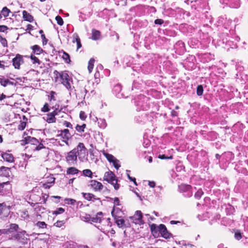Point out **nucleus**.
Wrapping results in <instances>:
<instances>
[{
  "label": "nucleus",
  "mask_w": 248,
  "mask_h": 248,
  "mask_svg": "<svg viewBox=\"0 0 248 248\" xmlns=\"http://www.w3.org/2000/svg\"><path fill=\"white\" fill-rule=\"evenodd\" d=\"M115 210L114 209L112 210L111 212V215L113 217H114L115 219V222L117 223L118 226L120 228H122L124 226V219H117L116 218V216L115 215Z\"/></svg>",
  "instance_id": "5701e85b"
},
{
  "label": "nucleus",
  "mask_w": 248,
  "mask_h": 248,
  "mask_svg": "<svg viewBox=\"0 0 248 248\" xmlns=\"http://www.w3.org/2000/svg\"><path fill=\"white\" fill-rule=\"evenodd\" d=\"M33 54L39 55L44 52L42 48L38 45H35L31 46Z\"/></svg>",
  "instance_id": "cd10ccee"
},
{
  "label": "nucleus",
  "mask_w": 248,
  "mask_h": 248,
  "mask_svg": "<svg viewBox=\"0 0 248 248\" xmlns=\"http://www.w3.org/2000/svg\"><path fill=\"white\" fill-rule=\"evenodd\" d=\"M148 116L146 112H143L141 115L135 117V121L139 124L144 123L148 121Z\"/></svg>",
  "instance_id": "6ab92c4d"
},
{
  "label": "nucleus",
  "mask_w": 248,
  "mask_h": 248,
  "mask_svg": "<svg viewBox=\"0 0 248 248\" xmlns=\"http://www.w3.org/2000/svg\"><path fill=\"white\" fill-rule=\"evenodd\" d=\"M36 226L40 228H45L46 227V224L45 222L43 221H38L36 223Z\"/></svg>",
  "instance_id": "680f3d73"
},
{
  "label": "nucleus",
  "mask_w": 248,
  "mask_h": 248,
  "mask_svg": "<svg viewBox=\"0 0 248 248\" xmlns=\"http://www.w3.org/2000/svg\"><path fill=\"white\" fill-rule=\"evenodd\" d=\"M203 192L202 189H198L194 194V197L196 199L199 200L203 195Z\"/></svg>",
  "instance_id": "4c0bfd02"
},
{
  "label": "nucleus",
  "mask_w": 248,
  "mask_h": 248,
  "mask_svg": "<svg viewBox=\"0 0 248 248\" xmlns=\"http://www.w3.org/2000/svg\"><path fill=\"white\" fill-rule=\"evenodd\" d=\"M105 155L108 160L110 163H111L115 159H116V158L113 155L108 153L105 154Z\"/></svg>",
  "instance_id": "09e8293b"
},
{
  "label": "nucleus",
  "mask_w": 248,
  "mask_h": 248,
  "mask_svg": "<svg viewBox=\"0 0 248 248\" xmlns=\"http://www.w3.org/2000/svg\"><path fill=\"white\" fill-rule=\"evenodd\" d=\"M11 173V168L6 167L4 166H1L0 168V176L6 177L10 176Z\"/></svg>",
  "instance_id": "aec40b11"
},
{
  "label": "nucleus",
  "mask_w": 248,
  "mask_h": 248,
  "mask_svg": "<svg viewBox=\"0 0 248 248\" xmlns=\"http://www.w3.org/2000/svg\"><path fill=\"white\" fill-rule=\"evenodd\" d=\"M207 0H195L191 1V8L194 10H199L204 8Z\"/></svg>",
  "instance_id": "1a4fd4ad"
},
{
  "label": "nucleus",
  "mask_w": 248,
  "mask_h": 248,
  "mask_svg": "<svg viewBox=\"0 0 248 248\" xmlns=\"http://www.w3.org/2000/svg\"><path fill=\"white\" fill-rule=\"evenodd\" d=\"M11 189V186L9 182L0 183V194H4L6 192L10 191Z\"/></svg>",
  "instance_id": "4468645a"
},
{
  "label": "nucleus",
  "mask_w": 248,
  "mask_h": 248,
  "mask_svg": "<svg viewBox=\"0 0 248 248\" xmlns=\"http://www.w3.org/2000/svg\"><path fill=\"white\" fill-rule=\"evenodd\" d=\"M30 200L32 202H35L39 204V203H41V197L39 195H38L36 194H31L30 197Z\"/></svg>",
  "instance_id": "7c9ffc66"
},
{
  "label": "nucleus",
  "mask_w": 248,
  "mask_h": 248,
  "mask_svg": "<svg viewBox=\"0 0 248 248\" xmlns=\"http://www.w3.org/2000/svg\"><path fill=\"white\" fill-rule=\"evenodd\" d=\"M223 2L233 8H237L240 5V0H223Z\"/></svg>",
  "instance_id": "a211bd4d"
},
{
  "label": "nucleus",
  "mask_w": 248,
  "mask_h": 248,
  "mask_svg": "<svg viewBox=\"0 0 248 248\" xmlns=\"http://www.w3.org/2000/svg\"><path fill=\"white\" fill-rule=\"evenodd\" d=\"M154 23L156 25H161L164 23V20L162 19H156L155 20Z\"/></svg>",
  "instance_id": "774afa93"
},
{
  "label": "nucleus",
  "mask_w": 248,
  "mask_h": 248,
  "mask_svg": "<svg viewBox=\"0 0 248 248\" xmlns=\"http://www.w3.org/2000/svg\"><path fill=\"white\" fill-rule=\"evenodd\" d=\"M94 60L93 58H91L88 62V69L89 72L91 73L93 69V65H94Z\"/></svg>",
  "instance_id": "58836bf2"
},
{
  "label": "nucleus",
  "mask_w": 248,
  "mask_h": 248,
  "mask_svg": "<svg viewBox=\"0 0 248 248\" xmlns=\"http://www.w3.org/2000/svg\"><path fill=\"white\" fill-rule=\"evenodd\" d=\"M218 137V134L214 131H210L207 133L204 136L205 139L208 140L213 141L216 140Z\"/></svg>",
  "instance_id": "4be33fe9"
},
{
  "label": "nucleus",
  "mask_w": 248,
  "mask_h": 248,
  "mask_svg": "<svg viewBox=\"0 0 248 248\" xmlns=\"http://www.w3.org/2000/svg\"><path fill=\"white\" fill-rule=\"evenodd\" d=\"M1 157L8 162H12L14 161V157L11 154L3 153L1 154Z\"/></svg>",
  "instance_id": "bb28decb"
},
{
  "label": "nucleus",
  "mask_w": 248,
  "mask_h": 248,
  "mask_svg": "<svg viewBox=\"0 0 248 248\" xmlns=\"http://www.w3.org/2000/svg\"><path fill=\"white\" fill-rule=\"evenodd\" d=\"M65 222L64 220H57L56 222L54 224V226L58 228L62 227Z\"/></svg>",
  "instance_id": "603ef678"
},
{
  "label": "nucleus",
  "mask_w": 248,
  "mask_h": 248,
  "mask_svg": "<svg viewBox=\"0 0 248 248\" xmlns=\"http://www.w3.org/2000/svg\"><path fill=\"white\" fill-rule=\"evenodd\" d=\"M88 152L84 144L79 142L78 146L67 153L66 156L67 162L70 165L76 164L77 157L83 162L87 159Z\"/></svg>",
  "instance_id": "f257e3e1"
},
{
  "label": "nucleus",
  "mask_w": 248,
  "mask_h": 248,
  "mask_svg": "<svg viewBox=\"0 0 248 248\" xmlns=\"http://www.w3.org/2000/svg\"><path fill=\"white\" fill-rule=\"evenodd\" d=\"M86 127V124H83L82 125L77 124L76 127V129L79 132H82L84 131V128Z\"/></svg>",
  "instance_id": "de8ad7c7"
},
{
  "label": "nucleus",
  "mask_w": 248,
  "mask_h": 248,
  "mask_svg": "<svg viewBox=\"0 0 248 248\" xmlns=\"http://www.w3.org/2000/svg\"><path fill=\"white\" fill-rule=\"evenodd\" d=\"M159 228V225L157 226L155 224H153L151 226L152 234L155 237H158L160 235V230Z\"/></svg>",
  "instance_id": "412c9836"
},
{
  "label": "nucleus",
  "mask_w": 248,
  "mask_h": 248,
  "mask_svg": "<svg viewBox=\"0 0 248 248\" xmlns=\"http://www.w3.org/2000/svg\"><path fill=\"white\" fill-rule=\"evenodd\" d=\"M178 191L185 198H190L193 195V188L189 185L182 184L179 185Z\"/></svg>",
  "instance_id": "423d86ee"
},
{
  "label": "nucleus",
  "mask_w": 248,
  "mask_h": 248,
  "mask_svg": "<svg viewBox=\"0 0 248 248\" xmlns=\"http://www.w3.org/2000/svg\"><path fill=\"white\" fill-rule=\"evenodd\" d=\"M134 103L137 111L148 110L150 108L149 98L143 94L139 95L134 99Z\"/></svg>",
  "instance_id": "7ed1b4c3"
},
{
  "label": "nucleus",
  "mask_w": 248,
  "mask_h": 248,
  "mask_svg": "<svg viewBox=\"0 0 248 248\" xmlns=\"http://www.w3.org/2000/svg\"><path fill=\"white\" fill-rule=\"evenodd\" d=\"M53 181L52 182H49L47 183H46L43 184V187L45 189H48L50 187H51L54 184L55 178H53Z\"/></svg>",
  "instance_id": "37998d69"
},
{
  "label": "nucleus",
  "mask_w": 248,
  "mask_h": 248,
  "mask_svg": "<svg viewBox=\"0 0 248 248\" xmlns=\"http://www.w3.org/2000/svg\"><path fill=\"white\" fill-rule=\"evenodd\" d=\"M45 141L43 140L40 142L37 139L31 137V136H27L24 138V140L21 141V144L22 145H25L27 144L31 143V145H33L35 146L32 148L34 151H39L43 149H48V148H46L43 144Z\"/></svg>",
  "instance_id": "f03ea898"
},
{
  "label": "nucleus",
  "mask_w": 248,
  "mask_h": 248,
  "mask_svg": "<svg viewBox=\"0 0 248 248\" xmlns=\"http://www.w3.org/2000/svg\"><path fill=\"white\" fill-rule=\"evenodd\" d=\"M9 239L16 241L20 244H27L29 239L27 237L25 231L16 232L15 234H12Z\"/></svg>",
  "instance_id": "20e7f679"
},
{
  "label": "nucleus",
  "mask_w": 248,
  "mask_h": 248,
  "mask_svg": "<svg viewBox=\"0 0 248 248\" xmlns=\"http://www.w3.org/2000/svg\"><path fill=\"white\" fill-rule=\"evenodd\" d=\"M92 39L93 40H98L101 39V32L99 31L94 29L92 30Z\"/></svg>",
  "instance_id": "393cba45"
},
{
  "label": "nucleus",
  "mask_w": 248,
  "mask_h": 248,
  "mask_svg": "<svg viewBox=\"0 0 248 248\" xmlns=\"http://www.w3.org/2000/svg\"><path fill=\"white\" fill-rule=\"evenodd\" d=\"M10 12V10L8 8L6 7H4L2 8L0 14L1 16L2 15L4 17H7L9 16V14Z\"/></svg>",
  "instance_id": "ea45409f"
},
{
  "label": "nucleus",
  "mask_w": 248,
  "mask_h": 248,
  "mask_svg": "<svg viewBox=\"0 0 248 248\" xmlns=\"http://www.w3.org/2000/svg\"><path fill=\"white\" fill-rule=\"evenodd\" d=\"M111 163H113L114 167L116 170H118L121 167V165L119 164V161L116 158Z\"/></svg>",
  "instance_id": "5fc2aeb1"
},
{
  "label": "nucleus",
  "mask_w": 248,
  "mask_h": 248,
  "mask_svg": "<svg viewBox=\"0 0 248 248\" xmlns=\"http://www.w3.org/2000/svg\"><path fill=\"white\" fill-rule=\"evenodd\" d=\"M130 170H126V174H127V176L129 179V180H130V181H133L134 182V184L136 185V186H137L138 184L136 182V178H134V177H132L130 176V174H129V173H130Z\"/></svg>",
  "instance_id": "864d4df0"
},
{
  "label": "nucleus",
  "mask_w": 248,
  "mask_h": 248,
  "mask_svg": "<svg viewBox=\"0 0 248 248\" xmlns=\"http://www.w3.org/2000/svg\"><path fill=\"white\" fill-rule=\"evenodd\" d=\"M89 186L95 191H100L103 188V185L100 182L94 180L90 181Z\"/></svg>",
  "instance_id": "2eb2a0df"
},
{
  "label": "nucleus",
  "mask_w": 248,
  "mask_h": 248,
  "mask_svg": "<svg viewBox=\"0 0 248 248\" xmlns=\"http://www.w3.org/2000/svg\"><path fill=\"white\" fill-rule=\"evenodd\" d=\"M104 180L113 185L115 190L119 189V185L117 183L118 180L116 179L115 175L112 171H109L105 172Z\"/></svg>",
  "instance_id": "39448f33"
},
{
  "label": "nucleus",
  "mask_w": 248,
  "mask_h": 248,
  "mask_svg": "<svg viewBox=\"0 0 248 248\" xmlns=\"http://www.w3.org/2000/svg\"><path fill=\"white\" fill-rule=\"evenodd\" d=\"M56 115V114H54L53 112H51L47 114L46 118L45 119L44 118V119L48 123H55L56 121V118H55Z\"/></svg>",
  "instance_id": "a878e982"
},
{
  "label": "nucleus",
  "mask_w": 248,
  "mask_h": 248,
  "mask_svg": "<svg viewBox=\"0 0 248 248\" xmlns=\"http://www.w3.org/2000/svg\"><path fill=\"white\" fill-rule=\"evenodd\" d=\"M234 238L237 240H239L242 238V233L238 230H237L234 233Z\"/></svg>",
  "instance_id": "3c124183"
},
{
  "label": "nucleus",
  "mask_w": 248,
  "mask_h": 248,
  "mask_svg": "<svg viewBox=\"0 0 248 248\" xmlns=\"http://www.w3.org/2000/svg\"><path fill=\"white\" fill-rule=\"evenodd\" d=\"M49 110V106L47 103H46L42 108L41 111L43 112H48Z\"/></svg>",
  "instance_id": "69168bd1"
},
{
  "label": "nucleus",
  "mask_w": 248,
  "mask_h": 248,
  "mask_svg": "<svg viewBox=\"0 0 248 248\" xmlns=\"http://www.w3.org/2000/svg\"><path fill=\"white\" fill-rule=\"evenodd\" d=\"M83 174L84 176L92 178L93 173L89 169H86L83 170Z\"/></svg>",
  "instance_id": "a18cd8bd"
},
{
  "label": "nucleus",
  "mask_w": 248,
  "mask_h": 248,
  "mask_svg": "<svg viewBox=\"0 0 248 248\" xmlns=\"http://www.w3.org/2000/svg\"><path fill=\"white\" fill-rule=\"evenodd\" d=\"M26 126V122H21L20 124L18 126V129L19 130L22 131L25 129Z\"/></svg>",
  "instance_id": "052dcab7"
},
{
  "label": "nucleus",
  "mask_w": 248,
  "mask_h": 248,
  "mask_svg": "<svg viewBox=\"0 0 248 248\" xmlns=\"http://www.w3.org/2000/svg\"><path fill=\"white\" fill-rule=\"evenodd\" d=\"M95 119L98 120V125L100 128L104 129L106 127L107 124L104 119L100 118L98 119L97 117H95Z\"/></svg>",
  "instance_id": "2f4dec72"
},
{
  "label": "nucleus",
  "mask_w": 248,
  "mask_h": 248,
  "mask_svg": "<svg viewBox=\"0 0 248 248\" xmlns=\"http://www.w3.org/2000/svg\"><path fill=\"white\" fill-rule=\"evenodd\" d=\"M62 58L64 60L65 62L66 63H69L71 62L69 55L64 51L63 52Z\"/></svg>",
  "instance_id": "a19ab883"
},
{
  "label": "nucleus",
  "mask_w": 248,
  "mask_h": 248,
  "mask_svg": "<svg viewBox=\"0 0 248 248\" xmlns=\"http://www.w3.org/2000/svg\"><path fill=\"white\" fill-rule=\"evenodd\" d=\"M75 41L76 42L77 44V49H78L81 47L82 45L80 42V39L78 35H77V37L76 38L75 41L73 40V42L74 43Z\"/></svg>",
  "instance_id": "13d9d810"
},
{
  "label": "nucleus",
  "mask_w": 248,
  "mask_h": 248,
  "mask_svg": "<svg viewBox=\"0 0 248 248\" xmlns=\"http://www.w3.org/2000/svg\"><path fill=\"white\" fill-rule=\"evenodd\" d=\"M122 87L121 84H117L113 88L112 92L115 95L119 98L125 97L123 93H121Z\"/></svg>",
  "instance_id": "f8f14e48"
},
{
  "label": "nucleus",
  "mask_w": 248,
  "mask_h": 248,
  "mask_svg": "<svg viewBox=\"0 0 248 248\" xmlns=\"http://www.w3.org/2000/svg\"><path fill=\"white\" fill-rule=\"evenodd\" d=\"M60 105L58 104H56L54 107H53V108L54 109V111L52 112L54 114H56V115H58L59 112L61 111H59L60 109Z\"/></svg>",
  "instance_id": "6e6d98bb"
},
{
  "label": "nucleus",
  "mask_w": 248,
  "mask_h": 248,
  "mask_svg": "<svg viewBox=\"0 0 248 248\" xmlns=\"http://www.w3.org/2000/svg\"><path fill=\"white\" fill-rule=\"evenodd\" d=\"M58 134L57 137H61L62 138V141L64 142L67 145H68V141L69 139L71 137V135H67L62 131H58Z\"/></svg>",
  "instance_id": "b1692460"
},
{
  "label": "nucleus",
  "mask_w": 248,
  "mask_h": 248,
  "mask_svg": "<svg viewBox=\"0 0 248 248\" xmlns=\"http://www.w3.org/2000/svg\"><path fill=\"white\" fill-rule=\"evenodd\" d=\"M162 189L163 188L161 186H158L156 187V189L155 190L156 196L159 197V195L161 194V191L162 190Z\"/></svg>",
  "instance_id": "e2e57ef3"
},
{
  "label": "nucleus",
  "mask_w": 248,
  "mask_h": 248,
  "mask_svg": "<svg viewBox=\"0 0 248 248\" xmlns=\"http://www.w3.org/2000/svg\"><path fill=\"white\" fill-rule=\"evenodd\" d=\"M0 42L4 47L7 46V41L5 38H3L1 35H0Z\"/></svg>",
  "instance_id": "4d7b16f0"
},
{
  "label": "nucleus",
  "mask_w": 248,
  "mask_h": 248,
  "mask_svg": "<svg viewBox=\"0 0 248 248\" xmlns=\"http://www.w3.org/2000/svg\"><path fill=\"white\" fill-rule=\"evenodd\" d=\"M223 157L227 162H230L234 158V155L232 152H228L224 153L223 155Z\"/></svg>",
  "instance_id": "c756f323"
},
{
  "label": "nucleus",
  "mask_w": 248,
  "mask_h": 248,
  "mask_svg": "<svg viewBox=\"0 0 248 248\" xmlns=\"http://www.w3.org/2000/svg\"><path fill=\"white\" fill-rule=\"evenodd\" d=\"M203 88L202 85H199L197 87L196 93L198 96H202L203 94Z\"/></svg>",
  "instance_id": "79ce46f5"
},
{
  "label": "nucleus",
  "mask_w": 248,
  "mask_h": 248,
  "mask_svg": "<svg viewBox=\"0 0 248 248\" xmlns=\"http://www.w3.org/2000/svg\"><path fill=\"white\" fill-rule=\"evenodd\" d=\"M65 202L68 204L74 205L76 202V201L73 199L66 198L64 200Z\"/></svg>",
  "instance_id": "8fccbe9b"
},
{
  "label": "nucleus",
  "mask_w": 248,
  "mask_h": 248,
  "mask_svg": "<svg viewBox=\"0 0 248 248\" xmlns=\"http://www.w3.org/2000/svg\"><path fill=\"white\" fill-rule=\"evenodd\" d=\"M6 208V205L5 202L0 203V215L2 213L3 211L5 210Z\"/></svg>",
  "instance_id": "0e129e2a"
},
{
  "label": "nucleus",
  "mask_w": 248,
  "mask_h": 248,
  "mask_svg": "<svg viewBox=\"0 0 248 248\" xmlns=\"http://www.w3.org/2000/svg\"><path fill=\"white\" fill-rule=\"evenodd\" d=\"M31 59L32 60V63L33 64L37 63L38 64H40L41 63V62L40 61V60L36 57H35L34 56V55L33 54H31Z\"/></svg>",
  "instance_id": "49530a36"
},
{
  "label": "nucleus",
  "mask_w": 248,
  "mask_h": 248,
  "mask_svg": "<svg viewBox=\"0 0 248 248\" xmlns=\"http://www.w3.org/2000/svg\"><path fill=\"white\" fill-rule=\"evenodd\" d=\"M79 171L75 167H70L67 169L66 173L67 174L74 175L78 173Z\"/></svg>",
  "instance_id": "473e14b6"
},
{
  "label": "nucleus",
  "mask_w": 248,
  "mask_h": 248,
  "mask_svg": "<svg viewBox=\"0 0 248 248\" xmlns=\"http://www.w3.org/2000/svg\"><path fill=\"white\" fill-rule=\"evenodd\" d=\"M64 212V209L62 207H59L57 208L55 210L53 211L52 213L53 215L57 216L58 215L63 214Z\"/></svg>",
  "instance_id": "e433bc0d"
},
{
  "label": "nucleus",
  "mask_w": 248,
  "mask_h": 248,
  "mask_svg": "<svg viewBox=\"0 0 248 248\" xmlns=\"http://www.w3.org/2000/svg\"><path fill=\"white\" fill-rule=\"evenodd\" d=\"M161 236L165 239L170 238L172 236V234L168 232L166 226L164 224H160L159 228Z\"/></svg>",
  "instance_id": "9b49d317"
},
{
  "label": "nucleus",
  "mask_w": 248,
  "mask_h": 248,
  "mask_svg": "<svg viewBox=\"0 0 248 248\" xmlns=\"http://www.w3.org/2000/svg\"><path fill=\"white\" fill-rule=\"evenodd\" d=\"M54 74L57 76L58 74H59L60 77L62 80V83L68 90L71 89V82L72 81L71 80V78L68 74L66 73L62 72V73H59L57 70H55L54 72Z\"/></svg>",
  "instance_id": "0eeeda50"
},
{
  "label": "nucleus",
  "mask_w": 248,
  "mask_h": 248,
  "mask_svg": "<svg viewBox=\"0 0 248 248\" xmlns=\"http://www.w3.org/2000/svg\"><path fill=\"white\" fill-rule=\"evenodd\" d=\"M56 20L57 21V24L60 26H62L63 24V21L62 18L59 16H56L55 18Z\"/></svg>",
  "instance_id": "bf43d9fd"
},
{
  "label": "nucleus",
  "mask_w": 248,
  "mask_h": 248,
  "mask_svg": "<svg viewBox=\"0 0 248 248\" xmlns=\"http://www.w3.org/2000/svg\"><path fill=\"white\" fill-rule=\"evenodd\" d=\"M103 213L101 212L97 213L95 217H92V221L93 222H100Z\"/></svg>",
  "instance_id": "72a5a7b5"
},
{
  "label": "nucleus",
  "mask_w": 248,
  "mask_h": 248,
  "mask_svg": "<svg viewBox=\"0 0 248 248\" xmlns=\"http://www.w3.org/2000/svg\"><path fill=\"white\" fill-rule=\"evenodd\" d=\"M46 210V208L43 207L41 205H39V204L34 207V211L37 213H43Z\"/></svg>",
  "instance_id": "c9c22d12"
},
{
  "label": "nucleus",
  "mask_w": 248,
  "mask_h": 248,
  "mask_svg": "<svg viewBox=\"0 0 248 248\" xmlns=\"http://www.w3.org/2000/svg\"><path fill=\"white\" fill-rule=\"evenodd\" d=\"M62 248H76V244L73 242H66L62 245Z\"/></svg>",
  "instance_id": "f704fd0d"
},
{
  "label": "nucleus",
  "mask_w": 248,
  "mask_h": 248,
  "mask_svg": "<svg viewBox=\"0 0 248 248\" xmlns=\"http://www.w3.org/2000/svg\"><path fill=\"white\" fill-rule=\"evenodd\" d=\"M18 229L19 227L17 224L12 223L10 224L8 228L1 229V230L2 234H9L10 237L12 234H15Z\"/></svg>",
  "instance_id": "6e6552de"
},
{
  "label": "nucleus",
  "mask_w": 248,
  "mask_h": 248,
  "mask_svg": "<svg viewBox=\"0 0 248 248\" xmlns=\"http://www.w3.org/2000/svg\"><path fill=\"white\" fill-rule=\"evenodd\" d=\"M130 218L135 224H143L144 223V221L142 220V213L140 210L136 211L135 215Z\"/></svg>",
  "instance_id": "9d476101"
},
{
  "label": "nucleus",
  "mask_w": 248,
  "mask_h": 248,
  "mask_svg": "<svg viewBox=\"0 0 248 248\" xmlns=\"http://www.w3.org/2000/svg\"><path fill=\"white\" fill-rule=\"evenodd\" d=\"M8 29V27L5 25H0V32H4Z\"/></svg>",
  "instance_id": "338daca9"
},
{
  "label": "nucleus",
  "mask_w": 248,
  "mask_h": 248,
  "mask_svg": "<svg viewBox=\"0 0 248 248\" xmlns=\"http://www.w3.org/2000/svg\"><path fill=\"white\" fill-rule=\"evenodd\" d=\"M175 52L178 54L183 53L185 50V44L182 41H178L174 46Z\"/></svg>",
  "instance_id": "ddd939ff"
},
{
  "label": "nucleus",
  "mask_w": 248,
  "mask_h": 248,
  "mask_svg": "<svg viewBox=\"0 0 248 248\" xmlns=\"http://www.w3.org/2000/svg\"><path fill=\"white\" fill-rule=\"evenodd\" d=\"M82 194L84 198L88 201L94 202L95 201L98 200L102 204V201L99 198L96 197V196L92 193L83 192L82 193Z\"/></svg>",
  "instance_id": "f3484780"
},
{
  "label": "nucleus",
  "mask_w": 248,
  "mask_h": 248,
  "mask_svg": "<svg viewBox=\"0 0 248 248\" xmlns=\"http://www.w3.org/2000/svg\"><path fill=\"white\" fill-rule=\"evenodd\" d=\"M13 65L16 69H19L21 63L23 62L22 57L19 54H17L13 60Z\"/></svg>",
  "instance_id": "dca6fc26"
},
{
  "label": "nucleus",
  "mask_w": 248,
  "mask_h": 248,
  "mask_svg": "<svg viewBox=\"0 0 248 248\" xmlns=\"http://www.w3.org/2000/svg\"><path fill=\"white\" fill-rule=\"evenodd\" d=\"M9 80L4 78H0V84L3 87H6L9 85Z\"/></svg>",
  "instance_id": "c03bdc74"
},
{
  "label": "nucleus",
  "mask_w": 248,
  "mask_h": 248,
  "mask_svg": "<svg viewBox=\"0 0 248 248\" xmlns=\"http://www.w3.org/2000/svg\"><path fill=\"white\" fill-rule=\"evenodd\" d=\"M23 18L26 21L32 22L33 21V17L26 11H23L22 12Z\"/></svg>",
  "instance_id": "c85d7f7f"
}]
</instances>
